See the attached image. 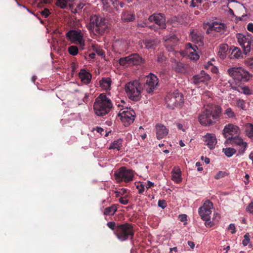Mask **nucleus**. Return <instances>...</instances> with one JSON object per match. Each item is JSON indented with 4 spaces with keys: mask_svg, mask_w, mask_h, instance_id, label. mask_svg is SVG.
I'll return each instance as SVG.
<instances>
[{
    "mask_svg": "<svg viewBox=\"0 0 253 253\" xmlns=\"http://www.w3.org/2000/svg\"><path fill=\"white\" fill-rule=\"evenodd\" d=\"M88 29L93 34L101 36L109 32L110 25L105 18L93 15L90 17Z\"/></svg>",
    "mask_w": 253,
    "mask_h": 253,
    "instance_id": "1",
    "label": "nucleus"
},
{
    "mask_svg": "<svg viewBox=\"0 0 253 253\" xmlns=\"http://www.w3.org/2000/svg\"><path fill=\"white\" fill-rule=\"evenodd\" d=\"M222 109L218 106H215L212 110L206 109L199 115V122L202 126L212 125L219 118Z\"/></svg>",
    "mask_w": 253,
    "mask_h": 253,
    "instance_id": "2",
    "label": "nucleus"
},
{
    "mask_svg": "<svg viewBox=\"0 0 253 253\" xmlns=\"http://www.w3.org/2000/svg\"><path fill=\"white\" fill-rule=\"evenodd\" d=\"M112 107L111 100L105 94H100L95 99L93 109L98 116H103L109 113Z\"/></svg>",
    "mask_w": 253,
    "mask_h": 253,
    "instance_id": "3",
    "label": "nucleus"
},
{
    "mask_svg": "<svg viewBox=\"0 0 253 253\" xmlns=\"http://www.w3.org/2000/svg\"><path fill=\"white\" fill-rule=\"evenodd\" d=\"M125 91L128 97L133 101H138L141 98L142 86L138 80L130 81L125 85Z\"/></svg>",
    "mask_w": 253,
    "mask_h": 253,
    "instance_id": "4",
    "label": "nucleus"
},
{
    "mask_svg": "<svg viewBox=\"0 0 253 253\" xmlns=\"http://www.w3.org/2000/svg\"><path fill=\"white\" fill-rule=\"evenodd\" d=\"M213 209V204L210 200L206 201L198 209V213L201 218L205 221V226L211 227L213 223L211 221V215Z\"/></svg>",
    "mask_w": 253,
    "mask_h": 253,
    "instance_id": "5",
    "label": "nucleus"
},
{
    "mask_svg": "<svg viewBox=\"0 0 253 253\" xmlns=\"http://www.w3.org/2000/svg\"><path fill=\"white\" fill-rule=\"evenodd\" d=\"M227 74L234 80L240 82H247L252 77L249 71L242 67H233L228 69Z\"/></svg>",
    "mask_w": 253,
    "mask_h": 253,
    "instance_id": "6",
    "label": "nucleus"
},
{
    "mask_svg": "<svg viewBox=\"0 0 253 253\" xmlns=\"http://www.w3.org/2000/svg\"><path fill=\"white\" fill-rule=\"evenodd\" d=\"M115 234L118 239L121 242L132 239L134 235L133 227L128 223L119 225L116 229Z\"/></svg>",
    "mask_w": 253,
    "mask_h": 253,
    "instance_id": "7",
    "label": "nucleus"
},
{
    "mask_svg": "<svg viewBox=\"0 0 253 253\" xmlns=\"http://www.w3.org/2000/svg\"><path fill=\"white\" fill-rule=\"evenodd\" d=\"M239 44L242 47L243 52L247 55L251 51V46L253 42V37L252 35L247 33L245 34L237 33L236 34Z\"/></svg>",
    "mask_w": 253,
    "mask_h": 253,
    "instance_id": "8",
    "label": "nucleus"
},
{
    "mask_svg": "<svg viewBox=\"0 0 253 253\" xmlns=\"http://www.w3.org/2000/svg\"><path fill=\"white\" fill-rule=\"evenodd\" d=\"M114 176L117 181L127 183L133 180L134 172L132 169H127L125 167H123L115 172Z\"/></svg>",
    "mask_w": 253,
    "mask_h": 253,
    "instance_id": "9",
    "label": "nucleus"
},
{
    "mask_svg": "<svg viewBox=\"0 0 253 253\" xmlns=\"http://www.w3.org/2000/svg\"><path fill=\"white\" fill-rule=\"evenodd\" d=\"M118 116L125 126L132 124L134 121L135 113L130 108L125 107L119 111Z\"/></svg>",
    "mask_w": 253,
    "mask_h": 253,
    "instance_id": "10",
    "label": "nucleus"
},
{
    "mask_svg": "<svg viewBox=\"0 0 253 253\" xmlns=\"http://www.w3.org/2000/svg\"><path fill=\"white\" fill-rule=\"evenodd\" d=\"M66 37L71 43H78L83 49L84 46V40L81 30H71L66 34Z\"/></svg>",
    "mask_w": 253,
    "mask_h": 253,
    "instance_id": "11",
    "label": "nucleus"
},
{
    "mask_svg": "<svg viewBox=\"0 0 253 253\" xmlns=\"http://www.w3.org/2000/svg\"><path fill=\"white\" fill-rule=\"evenodd\" d=\"M167 107L173 109L174 107L180 105L184 102L183 95L178 92H173L172 94H169L165 98Z\"/></svg>",
    "mask_w": 253,
    "mask_h": 253,
    "instance_id": "12",
    "label": "nucleus"
},
{
    "mask_svg": "<svg viewBox=\"0 0 253 253\" xmlns=\"http://www.w3.org/2000/svg\"><path fill=\"white\" fill-rule=\"evenodd\" d=\"M159 83L157 77L150 73L146 78V82L144 85V89L147 93L152 94L157 88Z\"/></svg>",
    "mask_w": 253,
    "mask_h": 253,
    "instance_id": "13",
    "label": "nucleus"
},
{
    "mask_svg": "<svg viewBox=\"0 0 253 253\" xmlns=\"http://www.w3.org/2000/svg\"><path fill=\"white\" fill-rule=\"evenodd\" d=\"M240 129L237 126L232 124H229L226 125L223 129V134L227 139L225 143H228L234 135L238 136L240 134Z\"/></svg>",
    "mask_w": 253,
    "mask_h": 253,
    "instance_id": "14",
    "label": "nucleus"
},
{
    "mask_svg": "<svg viewBox=\"0 0 253 253\" xmlns=\"http://www.w3.org/2000/svg\"><path fill=\"white\" fill-rule=\"evenodd\" d=\"M228 143L238 146L239 148V151L240 153H244L248 146L247 143L244 141L243 138L239 135L232 137Z\"/></svg>",
    "mask_w": 253,
    "mask_h": 253,
    "instance_id": "15",
    "label": "nucleus"
},
{
    "mask_svg": "<svg viewBox=\"0 0 253 253\" xmlns=\"http://www.w3.org/2000/svg\"><path fill=\"white\" fill-rule=\"evenodd\" d=\"M148 20L150 22H154L162 29L166 28V18L164 14H153L149 16Z\"/></svg>",
    "mask_w": 253,
    "mask_h": 253,
    "instance_id": "16",
    "label": "nucleus"
},
{
    "mask_svg": "<svg viewBox=\"0 0 253 253\" xmlns=\"http://www.w3.org/2000/svg\"><path fill=\"white\" fill-rule=\"evenodd\" d=\"M211 79V77L204 70H202L199 73L193 76V82L195 84H199L201 83L208 84Z\"/></svg>",
    "mask_w": 253,
    "mask_h": 253,
    "instance_id": "17",
    "label": "nucleus"
},
{
    "mask_svg": "<svg viewBox=\"0 0 253 253\" xmlns=\"http://www.w3.org/2000/svg\"><path fill=\"white\" fill-rule=\"evenodd\" d=\"M186 49L188 56L190 60L196 61L199 59V55L197 52L198 50L197 45L188 43L186 46Z\"/></svg>",
    "mask_w": 253,
    "mask_h": 253,
    "instance_id": "18",
    "label": "nucleus"
},
{
    "mask_svg": "<svg viewBox=\"0 0 253 253\" xmlns=\"http://www.w3.org/2000/svg\"><path fill=\"white\" fill-rule=\"evenodd\" d=\"M205 144L210 149L214 148L216 143L217 139L215 135L213 133H207L204 136Z\"/></svg>",
    "mask_w": 253,
    "mask_h": 253,
    "instance_id": "19",
    "label": "nucleus"
},
{
    "mask_svg": "<svg viewBox=\"0 0 253 253\" xmlns=\"http://www.w3.org/2000/svg\"><path fill=\"white\" fill-rule=\"evenodd\" d=\"M228 53V57L230 59H238L243 57L241 49L233 45L230 47Z\"/></svg>",
    "mask_w": 253,
    "mask_h": 253,
    "instance_id": "20",
    "label": "nucleus"
},
{
    "mask_svg": "<svg viewBox=\"0 0 253 253\" xmlns=\"http://www.w3.org/2000/svg\"><path fill=\"white\" fill-rule=\"evenodd\" d=\"M157 138L159 139L165 137L169 133V129L162 124H157L155 126Z\"/></svg>",
    "mask_w": 253,
    "mask_h": 253,
    "instance_id": "21",
    "label": "nucleus"
},
{
    "mask_svg": "<svg viewBox=\"0 0 253 253\" xmlns=\"http://www.w3.org/2000/svg\"><path fill=\"white\" fill-rule=\"evenodd\" d=\"M171 180L178 183L182 181L181 172L178 168H174L171 171Z\"/></svg>",
    "mask_w": 253,
    "mask_h": 253,
    "instance_id": "22",
    "label": "nucleus"
},
{
    "mask_svg": "<svg viewBox=\"0 0 253 253\" xmlns=\"http://www.w3.org/2000/svg\"><path fill=\"white\" fill-rule=\"evenodd\" d=\"M79 77L83 83L88 84L91 81V75L86 70L82 69L79 73Z\"/></svg>",
    "mask_w": 253,
    "mask_h": 253,
    "instance_id": "23",
    "label": "nucleus"
},
{
    "mask_svg": "<svg viewBox=\"0 0 253 253\" xmlns=\"http://www.w3.org/2000/svg\"><path fill=\"white\" fill-rule=\"evenodd\" d=\"M226 27L224 24L217 22L212 23V25L210 26V29L214 30L217 32L223 33Z\"/></svg>",
    "mask_w": 253,
    "mask_h": 253,
    "instance_id": "24",
    "label": "nucleus"
},
{
    "mask_svg": "<svg viewBox=\"0 0 253 253\" xmlns=\"http://www.w3.org/2000/svg\"><path fill=\"white\" fill-rule=\"evenodd\" d=\"M129 57L130 66L138 65L142 63V58L137 54L130 55Z\"/></svg>",
    "mask_w": 253,
    "mask_h": 253,
    "instance_id": "25",
    "label": "nucleus"
},
{
    "mask_svg": "<svg viewBox=\"0 0 253 253\" xmlns=\"http://www.w3.org/2000/svg\"><path fill=\"white\" fill-rule=\"evenodd\" d=\"M191 38L192 42L198 44L199 46L203 45L202 37L198 35L197 33L192 31L190 33Z\"/></svg>",
    "mask_w": 253,
    "mask_h": 253,
    "instance_id": "26",
    "label": "nucleus"
},
{
    "mask_svg": "<svg viewBox=\"0 0 253 253\" xmlns=\"http://www.w3.org/2000/svg\"><path fill=\"white\" fill-rule=\"evenodd\" d=\"M228 46L227 44L220 45L218 55L221 59H224L226 57V52L228 50Z\"/></svg>",
    "mask_w": 253,
    "mask_h": 253,
    "instance_id": "27",
    "label": "nucleus"
},
{
    "mask_svg": "<svg viewBox=\"0 0 253 253\" xmlns=\"http://www.w3.org/2000/svg\"><path fill=\"white\" fill-rule=\"evenodd\" d=\"M232 88L234 90L237 91L240 93L249 95L252 94V90L247 86H242L241 87L232 86Z\"/></svg>",
    "mask_w": 253,
    "mask_h": 253,
    "instance_id": "28",
    "label": "nucleus"
},
{
    "mask_svg": "<svg viewBox=\"0 0 253 253\" xmlns=\"http://www.w3.org/2000/svg\"><path fill=\"white\" fill-rule=\"evenodd\" d=\"M244 128L246 136L253 139V124L247 123L244 125Z\"/></svg>",
    "mask_w": 253,
    "mask_h": 253,
    "instance_id": "29",
    "label": "nucleus"
},
{
    "mask_svg": "<svg viewBox=\"0 0 253 253\" xmlns=\"http://www.w3.org/2000/svg\"><path fill=\"white\" fill-rule=\"evenodd\" d=\"M100 85L103 89H109L111 85V80L109 78H103L100 81Z\"/></svg>",
    "mask_w": 253,
    "mask_h": 253,
    "instance_id": "30",
    "label": "nucleus"
},
{
    "mask_svg": "<svg viewBox=\"0 0 253 253\" xmlns=\"http://www.w3.org/2000/svg\"><path fill=\"white\" fill-rule=\"evenodd\" d=\"M178 42V38L175 36L172 35L168 39L165 40V45L168 47V46H172L176 44Z\"/></svg>",
    "mask_w": 253,
    "mask_h": 253,
    "instance_id": "31",
    "label": "nucleus"
},
{
    "mask_svg": "<svg viewBox=\"0 0 253 253\" xmlns=\"http://www.w3.org/2000/svg\"><path fill=\"white\" fill-rule=\"evenodd\" d=\"M118 209V205L113 204L111 206L104 209V214L105 215H113L115 214Z\"/></svg>",
    "mask_w": 253,
    "mask_h": 253,
    "instance_id": "32",
    "label": "nucleus"
},
{
    "mask_svg": "<svg viewBox=\"0 0 253 253\" xmlns=\"http://www.w3.org/2000/svg\"><path fill=\"white\" fill-rule=\"evenodd\" d=\"M122 146V140L121 139L114 140L110 145L109 149H116L119 151Z\"/></svg>",
    "mask_w": 253,
    "mask_h": 253,
    "instance_id": "33",
    "label": "nucleus"
},
{
    "mask_svg": "<svg viewBox=\"0 0 253 253\" xmlns=\"http://www.w3.org/2000/svg\"><path fill=\"white\" fill-rule=\"evenodd\" d=\"M135 16L133 14L124 12L122 14L121 19L124 22H131L134 20Z\"/></svg>",
    "mask_w": 253,
    "mask_h": 253,
    "instance_id": "34",
    "label": "nucleus"
},
{
    "mask_svg": "<svg viewBox=\"0 0 253 253\" xmlns=\"http://www.w3.org/2000/svg\"><path fill=\"white\" fill-rule=\"evenodd\" d=\"M115 46L118 48L121 51H125L127 49V44L126 42L122 41H116Z\"/></svg>",
    "mask_w": 253,
    "mask_h": 253,
    "instance_id": "35",
    "label": "nucleus"
},
{
    "mask_svg": "<svg viewBox=\"0 0 253 253\" xmlns=\"http://www.w3.org/2000/svg\"><path fill=\"white\" fill-rule=\"evenodd\" d=\"M222 152L226 157L229 158L232 157L236 153V150L235 149L233 148L227 147L225 148H223Z\"/></svg>",
    "mask_w": 253,
    "mask_h": 253,
    "instance_id": "36",
    "label": "nucleus"
},
{
    "mask_svg": "<svg viewBox=\"0 0 253 253\" xmlns=\"http://www.w3.org/2000/svg\"><path fill=\"white\" fill-rule=\"evenodd\" d=\"M224 114L226 116V118L234 119L236 117L234 112L231 108H227L225 109Z\"/></svg>",
    "mask_w": 253,
    "mask_h": 253,
    "instance_id": "37",
    "label": "nucleus"
},
{
    "mask_svg": "<svg viewBox=\"0 0 253 253\" xmlns=\"http://www.w3.org/2000/svg\"><path fill=\"white\" fill-rule=\"evenodd\" d=\"M119 64L123 66H130L129 56L123 58H121L119 60Z\"/></svg>",
    "mask_w": 253,
    "mask_h": 253,
    "instance_id": "38",
    "label": "nucleus"
},
{
    "mask_svg": "<svg viewBox=\"0 0 253 253\" xmlns=\"http://www.w3.org/2000/svg\"><path fill=\"white\" fill-rule=\"evenodd\" d=\"M73 0H57L56 5L61 8L64 9L67 7L69 1Z\"/></svg>",
    "mask_w": 253,
    "mask_h": 253,
    "instance_id": "39",
    "label": "nucleus"
},
{
    "mask_svg": "<svg viewBox=\"0 0 253 253\" xmlns=\"http://www.w3.org/2000/svg\"><path fill=\"white\" fill-rule=\"evenodd\" d=\"M144 44L147 49H150L155 46L157 44V42L154 40H146L144 42Z\"/></svg>",
    "mask_w": 253,
    "mask_h": 253,
    "instance_id": "40",
    "label": "nucleus"
},
{
    "mask_svg": "<svg viewBox=\"0 0 253 253\" xmlns=\"http://www.w3.org/2000/svg\"><path fill=\"white\" fill-rule=\"evenodd\" d=\"M68 52L70 54L75 56L78 54L79 49L75 45H72L69 47Z\"/></svg>",
    "mask_w": 253,
    "mask_h": 253,
    "instance_id": "41",
    "label": "nucleus"
},
{
    "mask_svg": "<svg viewBox=\"0 0 253 253\" xmlns=\"http://www.w3.org/2000/svg\"><path fill=\"white\" fill-rule=\"evenodd\" d=\"M136 188L138 190L139 194H142L145 190V184L143 182L139 181L136 185Z\"/></svg>",
    "mask_w": 253,
    "mask_h": 253,
    "instance_id": "42",
    "label": "nucleus"
},
{
    "mask_svg": "<svg viewBox=\"0 0 253 253\" xmlns=\"http://www.w3.org/2000/svg\"><path fill=\"white\" fill-rule=\"evenodd\" d=\"M244 240L242 241V244L244 246H247L250 241V235L249 233H247L244 236Z\"/></svg>",
    "mask_w": 253,
    "mask_h": 253,
    "instance_id": "43",
    "label": "nucleus"
},
{
    "mask_svg": "<svg viewBox=\"0 0 253 253\" xmlns=\"http://www.w3.org/2000/svg\"><path fill=\"white\" fill-rule=\"evenodd\" d=\"M237 105L238 107L244 110L246 108V102L243 99H238L237 101Z\"/></svg>",
    "mask_w": 253,
    "mask_h": 253,
    "instance_id": "44",
    "label": "nucleus"
},
{
    "mask_svg": "<svg viewBox=\"0 0 253 253\" xmlns=\"http://www.w3.org/2000/svg\"><path fill=\"white\" fill-rule=\"evenodd\" d=\"M227 175V173L225 171H219L214 176V178L216 179H220L223 177Z\"/></svg>",
    "mask_w": 253,
    "mask_h": 253,
    "instance_id": "45",
    "label": "nucleus"
},
{
    "mask_svg": "<svg viewBox=\"0 0 253 253\" xmlns=\"http://www.w3.org/2000/svg\"><path fill=\"white\" fill-rule=\"evenodd\" d=\"M84 6L85 4H84V3H80L77 5L76 8L75 9V10H72V11L74 13H76L78 12L79 10L83 9Z\"/></svg>",
    "mask_w": 253,
    "mask_h": 253,
    "instance_id": "46",
    "label": "nucleus"
},
{
    "mask_svg": "<svg viewBox=\"0 0 253 253\" xmlns=\"http://www.w3.org/2000/svg\"><path fill=\"white\" fill-rule=\"evenodd\" d=\"M228 230L230 231L231 233L233 234H235L236 232V227L233 223H231L229 224Z\"/></svg>",
    "mask_w": 253,
    "mask_h": 253,
    "instance_id": "47",
    "label": "nucleus"
},
{
    "mask_svg": "<svg viewBox=\"0 0 253 253\" xmlns=\"http://www.w3.org/2000/svg\"><path fill=\"white\" fill-rule=\"evenodd\" d=\"M158 205L159 207L162 208L163 209L167 207V204L165 200H159Z\"/></svg>",
    "mask_w": 253,
    "mask_h": 253,
    "instance_id": "48",
    "label": "nucleus"
},
{
    "mask_svg": "<svg viewBox=\"0 0 253 253\" xmlns=\"http://www.w3.org/2000/svg\"><path fill=\"white\" fill-rule=\"evenodd\" d=\"M50 12L48 9L47 8H45L43 10L41 11V14L42 16H44L45 18L47 17L49 15Z\"/></svg>",
    "mask_w": 253,
    "mask_h": 253,
    "instance_id": "49",
    "label": "nucleus"
},
{
    "mask_svg": "<svg viewBox=\"0 0 253 253\" xmlns=\"http://www.w3.org/2000/svg\"><path fill=\"white\" fill-rule=\"evenodd\" d=\"M246 210L249 212L253 214V202L250 203L249 206L247 207Z\"/></svg>",
    "mask_w": 253,
    "mask_h": 253,
    "instance_id": "50",
    "label": "nucleus"
},
{
    "mask_svg": "<svg viewBox=\"0 0 253 253\" xmlns=\"http://www.w3.org/2000/svg\"><path fill=\"white\" fill-rule=\"evenodd\" d=\"M144 184L147 189H148L149 188H150L154 186V183L149 180L147 181V182Z\"/></svg>",
    "mask_w": 253,
    "mask_h": 253,
    "instance_id": "51",
    "label": "nucleus"
},
{
    "mask_svg": "<svg viewBox=\"0 0 253 253\" xmlns=\"http://www.w3.org/2000/svg\"><path fill=\"white\" fill-rule=\"evenodd\" d=\"M119 202L123 205H126L128 203V200L125 197H121L119 199Z\"/></svg>",
    "mask_w": 253,
    "mask_h": 253,
    "instance_id": "52",
    "label": "nucleus"
},
{
    "mask_svg": "<svg viewBox=\"0 0 253 253\" xmlns=\"http://www.w3.org/2000/svg\"><path fill=\"white\" fill-rule=\"evenodd\" d=\"M178 218L181 222H186L187 220V215L185 214H180Z\"/></svg>",
    "mask_w": 253,
    "mask_h": 253,
    "instance_id": "53",
    "label": "nucleus"
},
{
    "mask_svg": "<svg viewBox=\"0 0 253 253\" xmlns=\"http://www.w3.org/2000/svg\"><path fill=\"white\" fill-rule=\"evenodd\" d=\"M209 70H210L211 72L215 74L217 73L218 71V68L213 65L211 66V68H209Z\"/></svg>",
    "mask_w": 253,
    "mask_h": 253,
    "instance_id": "54",
    "label": "nucleus"
},
{
    "mask_svg": "<svg viewBox=\"0 0 253 253\" xmlns=\"http://www.w3.org/2000/svg\"><path fill=\"white\" fill-rule=\"evenodd\" d=\"M107 226L111 229L112 230H114L115 227V223L114 222H108L107 223Z\"/></svg>",
    "mask_w": 253,
    "mask_h": 253,
    "instance_id": "55",
    "label": "nucleus"
},
{
    "mask_svg": "<svg viewBox=\"0 0 253 253\" xmlns=\"http://www.w3.org/2000/svg\"><path fill=\"white\" fill-rule=\"evenodd\" d=\"M247 29L248 31L253 33V23H249L247 25Z\"/></svg>",
    "mask_w": 253,
    "mask_h": 253,
    "instance_id": "56",
    "label": "nucleus"
},
{
    "mask_svg": "<svg viewBox=\"0 0 253 253\" xmlns=\"http://www.w3.org/2000/svg\"><path fill=\"white\" fill-rule=\"evenodd\" d=\"M94 130H95L97 132L99 133L100 134H102V132L104 131V129L102 127L98 126L95 128Z\"/></svg>",
    "mask_w": 253,
    "mask_h": 253,
    "instance_id": "57",
    "label": "nucleus"
},
{
    "mask_svg": "<svg viewBox=\"0 0 253 253\" xmlns=\"http://www.w3.org/2000/svg\"><path fill=\"white\" fill-rule=\"evenodd\" d=\"M201 165L200 162H197L196 163V166L198 167L197 170L199 171L203 170V168L201 167Z\"/></svg>",
    "mask_w": 253,
    "mask_h": 253,
    "instance_id": "58",
    "label": "nucleus"
},
{
    "mask_svg": "<svg viewBox=\"0 0 253 253\" xmlns=\"http://www.w3.org/2000/svg\"><path fill=\"white\" fill-rule=\"evenodd\" d=\"M212 64L211 63V61L208 62L205 65V68L208 70L211 68V66H212Z\"/></svg>",
    "mask_w": 253,
    "mask_h": 253,
    "instance_id": "59",
    "label": "nucleus"
},
{
    "mask_svg": "<svg viewBox=\"0 0 253 253\" xmlns=\"http://www.w3.org/2000/svg\"><path fill=\"white\" fill-rule=\"evenodd\" d=\"M249 177L250 176L248 174H246L245 175L246 180L244 181V183L246 185L248 184L249 183Z\"/></svg>",
    "mask_w": 253,
    "mask_h": 253,
    "instance_id": "60",
    "label": "nucleus"
},
{
    "mask_svg": "<svg viewBox=\"0 0 253 253\" xmlns=\"http://www.w3.org/2000/svg\"><path fill=\"white\" fill-rule=\"evenodd\" d=\"M190 6L192 7L198 6L197 3L194 0H192L190 2Z\"/></svg>",
    "mask_w": 253,
    "mask_h": 253,
    "instance_id": "61",
    "label": "nucleus"
},
{
    "mask_svg": "<svg viewBox=\"0 0 253 253\" xmlns=\"http://www.w3.org/2000/svg\"><path fill=\"white\" fill-rule=\"evenodd\" d=\"M188 245L189 246V247L191 248V249H194V247H195V244L193 242H192V241H188Z\"/></svg>",
    "mask_w": 253,
    "mask_h": 253,
    "instance_id": "62",
    "label": "nucleus"
},
{
    "mask_svg": "<svg viewBox=\"0 0 253 253\" xmlns=\"http://www.w3.org/2000/svg\"><path fill=\"white\" fill-rule=\"evenodd\" d=\"M177 127L179 129L182 130L183 131H185V129L183 128V125L181 124L178 123L177 124Z\"/></svg>",
    "mask_w": 253,
    "mask_h": 253,
    "instance_id": "63",
    "label": "nucleus"
},
{
    "mask_svg": "<svg viewBox=\"0 0 253 253\" xmlns=\"http://www.w3.org/2000/svg\"><path fill=\"white\" fill-rule=\"evenodd\" d=\"M201 158L203 160H204V162H205L206 164H208L210 163V160L209 158L207 157L204 158V157H202Z\"/></svg>",
    "mask_w": 253,
    "mask_h": 253,
    "instance_id": "64",
    "label": "nucleus"
}]
</instances>
